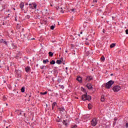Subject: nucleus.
Returning a JSON list of instances; mask_svg holds the SVG:
<instances>
[{
	"instance_id": "obj_1",
	"label": "nucleus",
	"mask_w": 128,
	"mask_h": 128,
	"mask_svg": "<svg viewBox=\"0 0 128 128\" xmlns=\"http://www.w3.org/2000/svg\"><path fill=\"white\" fill-rule=\"evenodd\" d=\"M114 84V82L112 80L108 82L106 84V88H112V86Z\"/></svg>"
},
{
	"instance_id": "obj_2",
	"label": "nucleus",
	"mask_w": 128,
	"mask_h": 128,
	"mask_svg": "<svg viewBox=\"0 0 128 128\" xmlns=\"http://www.w3.org/2000/svg\"><path fill=\"white\" fill-rule=\"evenodd\" d=\"M120 90H122V88L119 86H115L112 88V90L114 92H120Z\"/></svg>"
},
{
	"instance_id": "obj_3",
	"label": "nucleus",
	"mask_w": 128,
	"mask_h": 128,
	"mask_svg": "<svg viewBox=\"0 0 128 128\" xmlns=\"http://www.w3.org/2000/svg\"><path fill=\"white\" fill-rule=\"evenodd\" d=\"M82 100H90V96L84 94L82 96Z\"/></svg>"
},
{
	"instance_id": "obj_4",
	"label": "nucleus",
	"mask_w": 128,
	"mask_h": 128,
	"mask_svg": "<svg viewBox=\"0 0 128 128\" xmlns=\"http://www.w3.org/2000/svg\"><path fill=\"white\" fill-rule=\"evenodd\" d=\"M98 122L96 121V118H94L91 122V124L93 126H96Z\"/></svg>"
},
{
	"instance_id": "obj_5",
	"label": "nucleus",
	"mask_w": 128,
	"mask_h": 128,
	"mask_svg": "<svg viewBox=\"0 0 128 128\" xmlns=\"http://www.w3.org/2000/svg\"><path fill=\"white\" fill-rule=\"evenodd\" d=\"M62 124L66 126H68L70 124V122L68 120H63Z\"/></svg>"
},
{
	"instance_id": "obj_6",
	"label": "nucleus",
	"mask_w": 128,
	"mask_h": 128,
	"mask_svg": "<svg viewBox=\"0 0 128 128\" xmlns=\"http://www.w3.org/2000/svg\"><path fill=\"white\" fill-rule=\"evenodd\" d=\"M20 8L22 10H24V2H22L20 4Z\"/></svg>"
},
{
	"instance_id": "obj_7",
	"label": "nucleus",
	"mask_w": 128,
	"mask_h": 128,
	"mask_svg": "<svg viewBox=\"0 0 128 128\" xmlns=\"http://www.w3.org/2000/svg\"><path fill=\"white\" fill-rule=\"evenodd\" d=\"M25 70L26 72H28L30 70V68L28 66H26V68H25Z\"/></svg>"
},
{
	"instance_id": "obj_8",
	"label": "nucleus",
	"mask_w": 128,
	"mask_h": 128,
	"mask_svg": "<svg viewBox=\"0 0 128 128\" xmlns=\"http://www.w3.org/2000/svg\"><path fill=\"white\" fill-rule=\"evenodd\" d=\"M86 86L88 88V90H92V84H88Z\"/></svg>"
},
{
	"instance_id": "obj_9",
	"label": "nucleus",
	"mask_w": 128,
	"mask_h": 128,
	"mask_svg": "<svg viewBox=\"0 0 128 128\" xmlns=\"http://www.w3.org/2000/svg\"><path fill=\"white\" fill-rule=\"evenodd\" d=\"M86 80H88V82H90V80H92V76H88L86 78Z\"/></svg>"
},
{
	"instance_id": "obj_10",
	"label": "nucleus",
	"mask_w": 128,
	"mask_h": 128,
	"mask_svg": "<svg viewBox=\"0 0 128 128\" xmlns=\"http://www.w3.org/2000/svg\"><path fill=\"white\" fill-rule=\"evenodd\" d=\"M76 80L79 82H82V77L78 76L77 77Z\"/></svg>"
},
{
	"instance_id": "obj_11",
	"label": "nucleus",
	"mask_w": 128,
	"mask_h": 128,
	"mask_svg": "<svg viewBox=\"0 0 128 128\" xmlns=\"http://www.w3.org/2000/svg\"><path fill=\"white\" fill-rule=\"evenodd\" d=\"M32 6L34 8V10H36V2L32 3Z\"/></svg>"
},
{
	"instance_id": "obj_12",
	"label": "nucleus",
	"mask_w": 128,
	"mask_h": 128,
	"mask_svg": "<svg viewBox=\"0 0 128 128\" xmlns=\"http://www.w3.org/2000/svg\"><path fill=\"white\" fill-rule=\"evenodd\" d=\"M88 110H92V105L90 104H88Z\"/></svg>"
},
{
	"instance_id": "obj_13",
	"label": "nucleus",
	"mask_w": 128,
	"mask_h": 128,
	"mask_svg": "<svg viewBox=\"0 0 128 128\" xmlns=\"http://www.w3.org/2000/svg\"><path fill=\"white\" fill-rule=\"evenodd\" d=\"M62 60H57L56 62V64H62Z\"/></svg>"
},
{
	"instance_id": "obj_14",
	"label": "nucleus",
	"mask_w": 128,
	"mask_h": 128,
	"mask_svg": "<svg viewBox=\"0 0 128 128\" xmlns=\"http://www.w3.org/2000/svg\"><path fill=\"white\" fill-rule=\"evenodd\" d=\"M114 46H116V44H112L110 46V48H114Z\"/></svg>"
},
{
	"instance_id": "obj_15",
	"label": "nucleus",
	"mask_w": 128,
	"mask_h": 128,
	"mask_svg": "<svg viewBox=\"0 0 128 128\" xmlns=\"http://www.w3.org/2000/svg\"><path fill=\"white\" fill-rule=\"evenodd\" d=\"M48 54L49 56H54V54L52 52H50Z\"/></svg>"
},
{
	"instance_id": "obj_16",
	"label": "nucleus",
	"mask_w": 128,
	"mask_h": 128,
	"mask_svg": "<svg viewBox=\"0 0 128 128\" xmlns=\"http://www.w3.org/2000/svg\"><path fill=\"white\" fill-rule=\"evenodd\" d=\"M58 10H60V12H62V14H64V11L62 10V7L58 8Z\"/></svg>"
},
{
	"instance_id": "obj_17",
	"label": "nucleus",
	"mask_w": 128,
	"mask_h": 128,
	"mask_svg": "<svg viewBox=\"0 0 128 128\" xmlns=\"http://www.w3.org/2000/svg\"><path fill=\"white\" fill-rule=\"evenodd\" d=\"M0 42H1V44H2L4 42L5 44H6V42L4 40V39H0Z\"/></svg>"
},
{
	"instance_id": "obj_18",
	"label": "nucleus",
	"mask_w": 128,
	"mask_h": 128,
	"mask_svg": "<svg viewBox=\"0 0 128 128\" xmlns=\"http://www.w3.org/2000/svg\"><path fill=\"white\" fill-rule=\"evenodd\" d=\"M50 64H56V61L52 60V61H51V62H50Z\"/></svg>"
},
{
	"instance_id": "obj_19",
	"label": "nucleus",
	"mask_w": 128,
	"mask_h": 128,
	"mask_svg": "<svg viewBox=\"0 0 128 128\" xmlns=\"http://www.w3.org/2000/svg\"><path fill=\"white\" fill-rule=\"evenodd\" d=\"M26 90V88L24 87H22L21 88V92H24Z\"/></svg>"
},
{
	"instance_id": "obj_20",
	"label": "nucleus",
	"mask_w": 128,
	"mask_h": 128,
	"mask_svg": "<svg viewBox=\"0 0 128 128\" xmlns=\"http://www.w3.org/2000/svg\"><path fill=\"white\" fill-rule=\"evenodd\" d=\"M104 96H101V101L102 102H104Z\"/></svg>"
},
{
	"instance_id": "obj_21",
	"label": "nucleus",
	"mask_w": 128,
	"mask_h": 128,
	"mask_svg": "<svg viewBox=\"0 0 128 128\" xmlns=\"http://www.w3.org/2000/svg\"><path fill=\"white\" fill-rule=\"evenodd\" d=\"M30 8H32V10H34V6H32V4H29Z\"/></svg>"
},
{
	"instance_id": "obj_22",
	"label": "nucleus",
	"mask_w": 128,
	"mask_h": 128,
	"mask_svg": "<svg viewBox=\"0 0 128 128\" xmlns=\"http://www.w3.org/2000/svg\"><path fill=\"white\" fill-rule=\"evenodd\" d=\"M59 110H60V112H64V108H60Z\"/></svg>"
},
{
	"instance_id": "obj_23",
	"label": "nucleus",
	"mask_w": 128,
	"mask_h": 128,
	"mask_svg": "<svg viewBox=\"0 0 128 128\" xmlns=\"http://www.w3.org/2000/svg\"><path fill=\"white\" fill-rule=\"evenodd\" d=\"M46 62H48V60H43V63L46 64Z\"/></svg>"
},
{
	"instance_id": "obj_24",
	"label": "nucleus",
	"mask_w": 128,
	"mask_h": 128,
	"mask_svg": "<svg viewBox=\"0 0 128 128\" xmlns=\"http://www.w3.org/2000/svg\"><path fill=\"white\" fill-rule=\"evenodd\" d=\"M56 106V102H54L52 105V106L54 108V106Z\"/></svg>"
},
{
	"instance_id": "obj_25",
	"label": "nucleus",
	"mask_w": 128,
	"mask_h": 128,
	"mask_svg": "<svg viewBox=\"0 0 128 128\" xmlns=\"http://www.w3.org/2000/svg\"><path fill=\"white\" fill-rule=\"evenodd\" d=\"M40 94L44 95V94H48V92H40Z\"/></svg>"
},
{
	"instance_id": "obj_26",
	"label": "nucleus",
	"mask_w": 128,
	"mask_h": 128,
	"mask_svg": "<svg viewBox=\"0 0 128 128\" xmlns=\"http://www.w3.org/2000/svg\"><path fill=\"white\" fill-rule=\"evenodd\" d=\"M101 60H102L103 62H104V60H105L104 56H102L101 58Z\"/></svg>"
},
{
	"instance_id": "obj_27",
	"label": "nucleus",
	"mask_w": 128,
	"mask_h": 128,
	"mask_svg": "<svg viewBox=\"0 0 128 128\" xmlns=\"http://www.w3.org/2000/svg\"><path fill=\"white\" fill-rule=\"evenodd\" d=\"M54 28H56V26H50V28H51L52 30H54Z\"/></svg>"
},
{
	"instance_id": "obj_28",
	"label": "nucleus",
	"mask_w": 128,
	"mask_h": 128,
	"mask_svg": "<svg viewBox=\"0 0 128 128\" xmlns=\"http://www.w3.org/2000/svg\"><path fill=\"white\" fill-rule=\"evenodd\" d=\"M40 68L42 69V70H43V68H44V65H43V66H40Z\"/></svg>"
},
{
	"instance_id": "obj_29",
	"label": "nucleus",
	"mask_w": 128,
	"mask_h": 128,
	"mask_svg": "<svg viewBox=\"0 0 128 128\" xmlns=\"http://www.w3.org/2000/svg\"><path fill=\"white\" fill-rule=\"evenodd\" d=\"M125 126L126 128H128V122L126 124Z\"/></svg>"
},
{
	"instance_id": "obj_30",
	"label": "nucleus",
	"mask_w": 128,
	"mask_h": 128,
	"mask_svg": "<svg viewBox=\"0 0 128 128\" xmlns=\"http://www.w3.org/2000/svg\"><path fill=\"white\" fill-rule=\"evenodd\" d=\"M76 128V125H73L72 126V128Z\"/></svg>"
},
{
	"instance_id": "obj_31",
	"label": "nucleus",
	"mask_w": 128,
	"mask_h": 128,
	"mask_svg": "<svg viewBox=\"0 0 128 128\" xmlns=\"http://www.w3.org/2000/svg\"><path fill=\"white\" fill-rule=\"evenodd\" d=\"M3 100H6V96H3Z\"/></svg>"
},
{
	"instance_id": "obj_32",
	"label": "nucleus",
	"mask_w": 128,
	"mask_h": 128,
	"mask_svg": "<svg viewBox=\"0 0 128 128\" xmlns=\"http://www.w3.org/2000/svg\"><path fill=\"white\" fill-rule=\"evenodd\" d=\"M126 34H128V29L126 30Z\"/></svg>"
},
{
	"instance_id": "obj_33",
	"label": "nucleus",
	"mask_w": 128,
	"mask_h": 128,
	"mask_svg": "<svg viewBox=\"0 0 128 128\" xmlns=\"http://www.w3.org/2000/svg\"><path fill=\"white\" fill-rule=\"evenodd\" d=\"M75 10H76V9H74V8H72V9L71 10V11H72V12H74Z\"/></svg>"
},
{
	"instance_id": "obj_34",
	"label": "nucleus",
	"mask_w": 128,
	"mask_h": 128,
	"mask_svg": "<svg viewBox=\"0 0 128 128\" xmlns=\"http://www.w3.org/2000/svg\"><path fill=\"white\" fill-rule=\"evenodd\" d=\"M61 88H64V85L61 86Z\"/></svg>"
},
{
	"instance_id": "obj_35",
	"label": "nucleus",
	"mask_w": 128,
	"mask_h": 128,
	"mask_svg": "<svg viewBox=\"0 0 128 128\" xmlns=\"http://www.w3.org/2000/svg\"><path fill=\"white\" fill-rule=\"evenodd\" d=\"M81 90H84V88H81Z\"/></svg>"
},
{
	"instance_id": "obj_36",
	"label": "nucleus",
	"mask_w": 128,
	"mask_h": 128,
	"mask_svg": "<svg viewBox=\"0 0 128 128\" xmlns=\"http://www.w3.org/2000/svg\"><path fill=\"white\" fill-rule=\"evenodd\" d=\"M56 122H60V120H56Z\"/></svg>"
},
{
	"instance_id": "obj_37",
	"label": "nucleus",
	"mask_w": 128,
	"mask_h": 128,
	"mask_svg": "<svg viewBox=\"0 0 128 128\" xmlns=\"http://www.w3.org/2000/svg\"><path fill=\"white\" fill-rule=\"evenodd\" d=\"M60 60H62H62H64V59L62 58H61Z\"/></svg>"
},
{
	"instance_id": "obj_38",
	"label": "nucleus",
	"mask_w": 128,
	"mask_h": 128,
	"mask_svg": "<svg viewBox=\"0 0 128 128\" xmlns=\"http://www.w3.org/2000/svg\"><path fill=\"white\" fill-rule=\"evenodd\" d=\"M50 6H54V5H53L52 4H50Z\"/></svg>"
},
{
	"instance_id": "obj_39",
	"label": "nucleus",
	"mask_w": 128,
	"mask_h": 128,
	"mask_svg": "<svg viewBox=\"0 0 128 128\" xmlns=\"http://www.w3.org/2000/svg\"><path fill=\"white\" fill-rule=\"evenodd\" d=\"M110 76H114V74H110Z\"/></svg>"
},
{
	"instance_id": "obj_40",
	"label": "nucleus",
	"mask_w": 128,
	"mask_h": 128,
	"mask_svg": "<svg viewBox=\"0 0 128 128\" xmlns=\"http://www.w3.org/2000/svg\"><path fill=\"white\" fill-rule=\"evenodd\" d=\"M65 52H68V50H66Z\"/></svg>"
},
{
	"instance_id": "obj_41",
	"label": "nucleus",
	"mask_w": 128,
	"mask_h": 128,
	"mask_svg": "<svg viewBox=\"0 0 128 128\" xmlns=\"http://www.w3.org/2000/svg\"><path fill=\"white\" fill-rule=\"evenodd\" d=\"M66 70H68V67H66Z\"/></svg>"
},
{
	"instance_id": "obj_42",
	"label": "nucleus",
	"mask_w": 128,
	"mask_h": 128,
	"mask_svg": "<svg viewBox=\"0 0 128 128\" xmlns=\"http://www.w3.org/2000/svg\"><path fill=\"white\" fill-rule=\"evenodd\" d=\"M80 34H82V32H80Z\"/></svg>"
},
{
	"instance_id": "obj_43",
	"label": "nucleus",
	"mask_w": 128,
	"mask_h": 128,
	"mask_svg": "<svg viewBox=\"0 0 128 128\" xmlns=\"http://www.w3.org/2000/svg\"><path fill=\"white\" fill-rule=\"evenodd\" d=\"M14 10H16V8H14Z\"/></svg>"
},
{
	"instance_id": "obj_44",
	"label": "nucleus",
	"mask_w": 128,
	"mask_h": 128,
	"mask_svg": "<svg viewBox=\"0 0 128 128\" xmlns=\"http://www.w3.org/2000/svg\"><path fill=\"white\" fill-rule=\"evenodd\" d=\"M112 20H114V16H112Z\"/></svg>"
},
{
	"instance_id": "obj_45",
	"label": "nucleus",
	"mask_w": 128,
	"mask_h": 128,
	"mask_svg": "<svg viewBox=\"0 0 128 128\" xmlns=\"http://www.w3.org/2000/svg\"><path fill=\"white\" fill-rule=\"evenodd\" d=\"M6 128H8V126H6Z\"/></svg>"
},
{
	"instance_id": "obj_46",
	"label": "nucleus",
	"mask_w": 128,
	"mask_h": 128,
	"mask_svg": "<svg viewBox=\"0 0 128 128\" xmlns=\"http://www.w3.org/2000/svg\"><path fill=\"white\" fill-rule=\"evenodd\" d=\"M104 30H103V32H104Z\"/></svg>"
},
{
	"instance_id": "obj_47",
	"label": "nucleus",
	"mask_w": 128,
	"mask_h": 128,
	"mask_svg": "<svg viewBox=\"0 0 128 128\" xmlns=\"http://www.w3.org/2000/svg\"><path fill=\"white\" fill-rule=\"evenodd\" d=\"M6 106H8V104H6Z\"/></svg>"
}]
</instances>
